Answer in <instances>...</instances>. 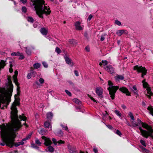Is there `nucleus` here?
<instances>
[{
    "label": "nucleus",
    "instance_id": "56",
    "mask_svg": "<svg viewBox=\"0 0 153 153\" xmlns=\"http://www.w3.org/2000/svg\"><path fill=\"white\" fill-rule=\"evenodd\" d=\"M115 23L116 24L119 25L120 26L121 25V23L119 21L116 20H115Z\"/></svg>",
    "mask_w": 153,
    "mask_h": 153
},
{
    "label": "nucleus",
    "instance_id": "50",
    "mask_svg": "<svg viewBox=\"0 0 153 153\" xmlns=\"http://www.w3.org/2000/svg\"><path fill=\"white\" fill-rule=\"evenodd\" d=\"M140 142L141 144H142V145L143 146L146 147V144L145 141H144V140H140Z\"/></svg>",
    "mask_w": 153,
    "mask_h": 153
},
{
    "label": "nucleus",
    "instance_id": "2",
    "mask_svg": "<svg viewBox=\"0 0 153 153\" xmlns=\"http://www.w3.org/2000/svg\"><path fill=\"white\" fill-rule=\"evenodd\" d=\"M32 6H34V10L36 14L41 18H43V14L49 15L51 13V9L47 4H45L44 0H30Z\"/></svg>",
    "mask_w": 153,
    "mask_h": 153
},
{
    "label": "nucleus",
    "instance_id": "48",
    "mask_svg": "<svg viewBox=\"0 0 153 153\" xmlns=\"http://www.w3.org/2000/svg\"><path fill=\"white\" fill-rule=\"evenodd\" d=\"M35 143H36V144H37L39 146L41 144V143L40 142V140L37 139H36V140H35Z\"/></svg>",
    "mask_w": 153,
    "mask_h": 153
},
{
    "label": "nucleus",
    "instance_id": "45",
    "mask_svg": "<svg viewBox=\"0 0 153 153\" xmlns=\"http://www.w3.org/2000/svg\"><path fill=\"white\" fill-rule=\"evenodd\" d=\"M55 51L57 52V53L58 54H60L61 52V51L59 48L58 47H56Z\"/></svg>",
    "mask_w": 153,
    "mask_h": 153
},
{
    "label": "nucleus",
    "instance_id": "46",
    "mask_svg": "<svg viewBox=\"0 0 153 153\" xmlns=\"http://www.w3.org/2000/svg\"><path fill=\"white\" fill-rule=\"evenodd\" d=\"M142 82L143 83V87L145 88H150L149 87H147V85L148 84L146 82H144V81H142Z\"/></svg>",
    "mask_w": 153,
    "mask_h": 153
},
{
    "label": "nucleus",
    "instance_id": "22",
    "mask_svg": "<svg viewBox=\"0 0 153 153\" xmlns=\"http://www.w3.org/2000/svg\"><path fill=\"white\" fill-rule=\"evenodd\" d=\"M72 101H73L74 102L79 105H81V101L79 100V99L77 98H74L73 99H72Z\"/></svg>",
    "mask_w": 153,
    "mask_h": 153
},
{
    "label": "nucleus",
    "instance_id": "35",
    "mask_svg": "<svg viewBox=\"0 0 153 153\" xmlns=\"http://www.w3.org/2000/svg\"><path fill=\"white\" fill-rule=\"evenodd\" d=\"M27 20L30 22L33 23L34 21V20L32 17L29 16L27 18Z\"/></svg>",
    "mask_w": 153,
    "mask_h": 153
},
{
    "label": "nucleus",
    "instance_id": "5",
    "mask_svg": "<svg viewBox=\"0 0 153 153\" xmlns=\"http://www.w3.org/2000/svg\"><path fill=\"white\" fill-rule=\"evenodd\" d=\"M141 125H142V127L145 128L148 130V131H147L146 130H143L142 129L141 126H139L138 127V128L139 129L140 131L141 135H144V134H148L150 132L151 130H153V129L152 128V127L149 126L148 124L143 123V124H141Z\"/></svg>",
    "mask_w": 153,
    "mask_h": 153
},
{
    "label": "nucleus",
    "instance_id": "10",
    "mask_svg": "<svg viewBox=\"0 0 153 153\" xmlns=\"http://www.w3.org/2000/svg\"><path fill=\"white\" fill-rule=\"evenodd\" d=\"M120 91L126 94V95L130 96V92L126 88L122 87L119 89Z\"/></svg>",
    "mask_w": 153,
    "mask_h": 153
},
{
    "label": "nucleus",
    "instance_id": "52",
    "mask_svg": "<svg viewBox=\"0 0 153 153\" xmlns=\"http://www.w3.org/2000/svg\"><path fill=\"white\" fill-rule=\"evenodd\" d=\"M42 64L43 65V66H44V67L45 68H48V64H47L46 62H42Z\"/></svg>",
    "mask_w": 153,
    "mask_h": 153
},
{
    "label": "nucleus",
    "instance_id": "44",
    "mask_svg": "<svg viewBox=\"0 0 153 153\" xmlns=\"http://www.w3.org/2000/svg\"><path fill=\"white\" fill-rule=\"evenodd\" d=\"M22 12L26 13L27 11V7L25 6L22 7Z\"/></svg>",
    "mask_w": 153,
    "mask_h": 153
},
{
    "label": "nucleus",
    "instance_id": "18",
    "mask_svg": "<svg viewBox=\"0 0 153 153\" xmlns=\"http://www.w3.org/2000/svg\"><path fill=\"white\" fill-rule=\"evenodd\" d=\"M123 33H125L127 34L128 33L127 31L125 32V31L123 30H117V32H116V34H117V35L119 36H121Z\"/></svg>",
    "mask_w": 153,
    "mask_h": 153
},
{
    "label": "nucleus",
    "instance_id": "16",
    "mask_svg": "<svg viewBox=\"0 0 153 153\" xmlns=\"http://www.w3.org/2000/svg\"><path fill=\"white\" fill-rule=\"evenodd\" d=\"M145 135H142L143 137L147 138L149 137L152 138L153 139V130H151V131H150V132H149L148 133H146V134H144Z\"/></svg>",
    "mask_w": 153,
    "mask_h": 153
},
{
    "label": "nucleus",
    "instance_id": "64",
    "mask_svg": "<svg viewBox=\"0 0 153 153\" xmlns=\"http://www.w3.org/2000/svg\"><path fill=\"white\" fill-rule=\"evenodd\" d=\"M85 49L86 50L87 52H89L90 51V49L89 47L88 46H86L85 47Z\"/></svg>",
    "mask_w": 153,
    "mask_h": 153
},
{
    "label": "nucleus",
    "instance_id": "3",
    "mask_svg": "<svg viewBox=\"0 0 153 153\" xmlns=\"http://www.w3.org/2000/svg\"><path fill=\"white\" fill-rule=\"evenodd\" d=\"M12 91H7L4 88L0 89V108L4 109V106L7 107L11 101Z\"/></svg>",
    "mask_w": 153,
    "mask_h": 153
},
{
    "label": "nucleus",
    "instance_id": "63",
    "mask_svg": "<svg viewBox=\"0 0 153 153\" xmlns=\"http://www.w3.org/2000/svg\"><path fill=\"white\" fill-rule=\"evenodd\" d=\"M57 143H59V144H64V142L63 141L61 140H60L59 141H58L57 142Z\"/></svg>",
    "mask_w": 153,
    "mask_h": 153
},
{
    "label": "nucleus",
    "instance_id": "9",
    "mask_svg": "<svg viewBox=\"0 0 153 153\" xmlns=\"http://www.w3.org/2000/svg\"><path fill=\"white\" fill-rule=\"evenodd\" d=\"M15 75L13 76V82L15 83L16 85L17 86V91L18 92L19 91V88L18 86L19 85V82H18L17 79V75L18 74V72L17 71H15Z\"/></svg>",
    "mask_w": 153,
    "mask_h": 153
},
{
    "label": "nucleus",
    "instance_id": "60",
    "mask_svg": "<svg viewBox=\"0 0 153 153\" xmlns=\"http://www.w3.org/2000/svg\"><path fill=\"white\" fill-rule=\"evenodd\" d=\"M68 82L69 83V84L70 85H71L73 87L74 86V84L70 80L68 81Z\"/></svg>",
    "mask_w": 153,
    "mask_h": 153
},
{
    "label": "nucleus",
    "instance_id": "58",
    "mask_svg": "<svg viewBox=\"0 0 153 153\" xmlns=\"http://www.w3.org/2000/svg\"><path fill=\"white\" fill-rule=\"evenodd\" d=\"M39 81L40 84H42L44 83V80L43 79V78H41L39 79Z\"/></svg>",
    "mask_w": 153,
    "mask_h": 153
},
{
    "label": "nucleus",
    "instance_id": "33",
    "mask_svg": "<svg viewBox=\"0 0 153 153\" xmlns=\"http://www.w3.org/2000/svg\"><path fill=\"white\" fill-rule=\"evenodd\" d=\"M102 122L104 123L102 121ZM105 125L108 128H109V129H111L112 131H116V129L114 128L112 126L109 125H106L104 123Z\"/></svg>",
    "mask_w": 153,
    "mask_h": 153
},
{
    "label": "nucleus",
    "instance_id": "47",
    "mask_svg": "<svg viewBox=\"0 0 153 153\" xmlns=\"http://www.w3.org/2000/svg\"><path fill=\"white\" fill-rule=\"evenodd\" d=\"M65 93L68 94L69 97H71L72 96V94H71V92H70L68 90H65Z\"/></svg>",
    "mask_w": 153,
    "mask_h": 153
},
{
    "label": "nucleus",
    "instance_id": "55",
    "mask_svg": "<svg viewBox=\"0 0 153 153\" xmlns=\"http://www.w3.org/2000/svg\"><path fill=\"white\" fill-rule=\"evenodd\" d=\"M19 56H20L19 57V59H23L24 58V56H23L22 53H21Z\"/></svg>",
    "mask_w": 153,
    "mask_h": 153
},
{
    "label": "nucleus",
    "instance_id": "19",
    "mask_svg": "<svg viewBox=\"0 0 153 153\" xmlns=\"http://www.w3.org/2000/svg\"><path fill=\"white\" fill-rule=\"evenodd\" d=\"M40 31L43 35L46 36L48 33V30L46 28L43 27L40 29Z\"/></svg>",
    "mask_w": 153,
    "mask_h": 153
},
{
    "label": "nucleus",
    "instance_id": "59",
    "mask_svg": "<svg viewBox=\"0 0 153 153\" xmlns=\"http://www.w3.org/2000/svg\"><path fill=\"white\" fill-rule=\"evenodd\" d=\"M92 17H93V15L91 14L89 15L88 17V18L87 21L89 20V21H90L91 19H92Z\"/></svg>",
    "mask_w": 153,
    "mask_h": 153
},
{
    "label": "nucleus",
    "instance_id": "51",
    "mask_svg": "<svg viewBox=\"0 0 153 153\" xmlns=\"http://www.w3.org/2000/svg\"><path fill=\"white\" fill-rule=\"evenodd\" d=\"M60 126H61L63 128H65V130L68 131V127L67 126H65L62 124H61Z\"/></svg>",
    "mask_w": 153,
    "mask_h": 153
},
{
    "label": "nucleus",
    "instance_id": "40",
    "mask_svg": "<svg viewBox=\"0 0 153 153\" xmlns=\"http://www.w3.org/2000/svg\"><path fill=\"white\" fill-rule=\"evenodd\" d=\"M31 147H32V148H34L35 149H36L39 151H40V150H39V147L36 146V145L34 143L31 144Z\"/></svg>",
    "mask_w": 153,
    "mask_h": 153
},
{
    "label": "nucleus",
    "instance_id": "21",
    "mask_svg": "<svg viewBox=\"0 0 153 153\" xmlns=\"http://www.w3.org/2000/svg\"><path fill=\"white\" fill-rule=\"evenodd\" d=\"M29 74L32 75V76L33 77H35L36 74V73L33 69L32 67H31L30 71V73Z\"/></svg>",
    "mask_w": 153,
    "mask_h": 153
},
{
    "label": "nucleus",
    "instance_id": "38",
    "mask_svg": "<svg viewBox=\"0 0 153 153\" xmlns=\"http://www.w3.org/2000/svg\"><path fill=\"white\" fill-rule=\"evenodd\" d=\"M63 134H64V133L61 130L58 131V132H57V135L59 137L62 136Z\"/></svg>",
    "mask_w": 153,
    "mask_h": 153
},
{
    "label": "nucleus",
    "instance_id": "61",
    "mask_svg": "<svg viewBox=\"0 0 153 153\" xmlns=\"http://www.w3.org/2000/svg\"><path fill=\"white\" fill-rule=\"evenodd\" d=\"M36 84L39 86L40 85V84L39 83V82L37 81H36L35 83L33 84V86H34Z\"/></svg>",
    "mask_w": 153,
    "mask_h": 153
},
{
    "label": "nucleus",
    "instance_id": "36",
    "mask_svg": "<svg viewBox=\"0 0 153 153\" xmlns=\"http://www.w3.org/2000/svg\"><path fill=\"white\" fill-rule=\"evenodd\" d=\"M115 134H117V135L121 136L122 135L121 132L118 130H116V131H113Z\"/></svg>",
    "mask_w": 153,
    "mask_h": 153
},
{
    "label": "nucleus",
    "instance_id": "57",
    "mask_svg": "<svg viewBox=\"0 0 153 153\" xmlns=\"http://www.w3.org/2000/svg\"><path fill=\"white\" fill-rule=\"evenodd\" d=\"M75 108L77 110V111H80L81 112V109H80V107L79 106H75Z\"/></svg>",
    "mask_w": 153,
    "mask_h": 153
},
{
    "label": "nucleus",
    "instance_id": "54",
    "mask_svg": "<svg viewBox=\"0 0 153 153\" xmlns=\"http://www.w3.org/2000/svg\"><path fill=\"white\" fill-rule=\"evenodd\" d=\"M52 141H53V144L55 145H56L57 143V141H56V139L54 138H52Z\"/></svg>",
    "mask_w": 153,
    "mask_h": 153
},
{
    "label": "nucleus",
    "instance_id": "25",
    "mask_svg": "<svg viewBox=\"0 0 153 153\" xmlns=\"http://www.w3.org/2000/svg\"><path fill=\"white\" fill-rule=\"evenodd\" d=\"M41 64L39 63H35L33 65V68L35 69H37L40 68Z\"/></svg>",
    "mask_w": 153,
    "mask_h": 153
},
{
    "label": "nucleus",
    "instance_id": "8",
    "mask_svg": "<svg viewBox=\"0 0 153 153\" xmlns=\"http://www.w3.org/2000/svg\"><path fill=\"white\" fill-rule=\"evenodd\" d=\"M104 68L105 71H107L108 73L114 75L115 73V69L114 68L112 65H107L106 67H104Z\"/></svg>",
    "mask_w": 153,
    "mask_h": 153
},
{
    "label": "nucleus",
    "instance_id": "4",
    "mask_svg": "<svg viewBox=\"0 0 153 153\" xmlns=\"http://www.w3.org/2000/svg\"><path fill=\"white\" fill-rule=\"evenodd\" d=\"M108 85L109 87L108 88V90L109 91V94L111 99L114 100V99L115 94L117 90L119 89V87L117 86H113V83L111 81H108Z\"/></svg>",
    "mask_w": 153,
    "mask_h": 153
},
{
    "label": "nucleus",
    "instance_id": "31",
    "mask_svg": "<svg viewBox=\"0 0 153 153\" xmlns=\"http://www.w3.org/2000/svg\"><path fill=\"white\" fill-rule=\"evenodd\" d=\"M147 110L150 111V114L153 117V107L152 106L148 107L147 108Z\"/></svg>",
    "mask_w": 153,
    "mask_h": 153
},
{
    "label": "nucleus",
    "instance_id": "23",
    "mask_svg": "<svg viewBox=\"0 0 153 153\" xmlns=\"http://www.w3.org/2000/svg\"><path fill=\"white\" fill-rule=\"evenodd\" d=\"M132 91L134 92V94H135L137 96L138 95V93H137V88L135 86H133L132 87Z\"/></svg>",
    "mask_w": 153,
    "mask_h": 153
},
{
    "label": "nucleus",
    "instance_id": "34",
    "mask_svg": "<svg viewBox=\"0 0 153 153\" xmlns=\"http://www.w3.org/2000/svg\"><path fill=\"white\" fill-rule=\"evenodd\" d=\"M21 53L19 52H14L11 53V55L12 56H19Z\"/></svg>",
    "mask_w": 153,
    "mask_h": 153
},
{
    "label": "nucleus",
    "instance_id": "17",
    "mask_svg": "<svg viewBox=\"0 0 153 153\" xmlns=\"http://www.w3.org/2000/svg\"><path fill=\"white\" fill-rule=\"evenodd\" d=\"M53 116V114L51 112H48L47 113L46 118L48 121H51Z\"/></svg>",
    "mask_w": 153,
    "mask_h": 153
},
{
    "label": "nucleus",
    "instance_id": "29",
    "mask_svg": "<svg viewBox=\"0 0 153 153\" xmlns=\"http://www.w3.org/2000/svg\"><path fill=\"white\" fill-rule=\"evenodd\" d=\"M49 121H47L46 122L44 123V125L45 127L46 128H48L49 126H51V124L49 122Z\"/></svg>",
    "mask_w": 153,
    "mask_h": 153
},
{
    "label": "nucleus",
    "instance_id": "28",
    "mask_svg": "<svg viewBox=\"0 0 153 153\" xmlns=\"http://www.w3.org/2000/svg\"><path fill=\"white\" fill-rule=\"evenodd\" d=\"M108 61L106 60H102L101 61V62H100L99 65L100 66H101L102 64L103 65L105 66V65H107L108 64Z\"/></svg>",
    "mask_w": 153,
    "mask_h": 153
},
{
    "label": "nucleus",
    "instance_id": "27",
    "mask_svg": "<svg viewBox=\"0 0 153 153\" xmlns=\"http://www.w3.org/2000/svg\"><path fill=\"white\" fill-rule=\"evenodd\" d=\"M25 52L28 55H30L31 54V50L28 47H25Z\"/></svg>",
    "mask_w": 153,
    "mask_h": 153
},
{
    "label": "nucleus",
    "instance_id": "43",
    "mask_svg": "<svg viewBox=\"0 0 153 153\" xmlns=\"http://www.w3.org/2000/svg\"><path fill=\"white\" fill-rule=\"evenodd\" d=\"M19 118H20V120L24 121H25L27 119V118H26L25 116H19Z\"/></svg>",
    "mask_w": 153,
    "mask_h": 153
},
{
    "label": "nucleus",
    "instance_id": "32",
    "mask_svg": "<svg viewBox=\"0 0 153 153\" xmlns=\"http://www.w3.org/2000/svg\"><path fill=\"white\" fill-rule=\"evenodd\" d=\"M140 148L142 149V152L143 153H149V150L145 149V148L143 147V146L140 147Z\"/></svg>",
    "mask_w": 153,
    "mask_h": 153
},
{
    "label": "nucleus",
    "instance_id": "30",
    "mask_svg": "<svg viewBox=\"0 0 153 153\" xmlns=\"http://www.w3.org/2000/svg\"><path fill=\"white\" fill-rule=\"evenodd\" d=\"M69 42L70 44L73 45H76L77 44V42H76V40L73 39H70L69 41Z\"/></svg>",
    "mask_w": 153,
    "mask_h": 153
},
{
    "label": "nucleus",
    "instance_id": "53",
    "mask_svg": "<svg viewBox=\"0 0 153 153\" xmlns=\"http://www.w3.org/2000/svg\"><path fill=\"white\" fill-rule=\"evenodd\" d=\"M106 36V34H102V35L101 36V37L100 38V40L101 41H104V39H105L104 36Z\"/></svg>",
    "mask_w": 153,
    "mask_h": 153
},
{
    "label": "nucleus",
    "instance_id": "26",
    "mask_svg": "<svg viewBox=\"0 0 153 153\" xmlns=\"http://www.w3.org/2000/svg\"><path fill=\"white\" fill-rule=\"evenodd\" d=\"M46 130H45V129L42 128H41V130H40L39 131V133L40 134H42V135H44V134L46 132Z\"/></svg>",
    "mask_w": 153,
    "mask_h": 153
},
{
    "label": "nucleus",
    "instance_id": "42",
    "mask_svg": "<svg viewBox=\"0 0 153 153\" xmlns=\"http://www.w3.org/2000/svg\"><path fill=\"white\" fill-rule=\"evenodd\" d=\"M114 113H115L116 114H117V116L119 117H121V114L120 113L119 111L117 110H115L114 111Z\"/></svg>",
    "mask_w": 153,
    "mask_h": 153
},
{
    "label": "nucleus",
    "instance_id": "20",
    "mask_svg": "<svg viewBox=\"0 0 153 153\" xmlns=\"http://www.w3.org/2000/svg\"><path fill=\"white\" fill-rule=\"evenodd\" d=\"M146 90H147L148 94H149L150 95L146 94V96L148 97L149 98V99H150L151 98V96L153 95V93L151 91V89L149 88H146Z\"/></svg>",
    "mask_w": 153,
    "mask_h": 153
},
{
    "label": "nucleus",
    "instance_id": "13",
    "mask_svg": "<svg viewBox=\"0 0 153 153\" xmlns=\"http://www.w3.org/2000/svg\"><path fill=\"white\" fill-rule=\"evenodd\" d=\"M80 22L77 21L75 23L74 26L76 27V29L77 30H82L83 28L80 25Z\"/></svg>",
    "mask_w": 153,
    "mask_h": 153
},
{
    "label": "nucleus",
    "instance_id": "49",
    "mask_svg": "<svg viewBox=\"0 0 153 153\" xmlns=\"http://www.w3.org/2000/svg\"><path fill=\"white\" fill-rule=\"evenodd\" d=\"M84 36L87 39H89V36H88V33L87 32H84Z\"/></svg>",
    "mask_w": 153,
    "mask_h": 153
},
{
    "label": "nucleus",
    "instance_id": "1",
    "mask_svg": "<svg viewBox=\"0 0 153 153\" xmlns=\"http://www.w3.org/2000/svg\"><path fill=\"white\" fill-rule=\"evenodd\" d=\"M11 119L14 121H17V123L8 126L6 129L5 127L3 129H1V131H3L4 134L7 135L8 137L6 141L7 146L12 148L13 147L14 142L15 141V138L16 137L15 133L19 130L21 126L20 125L21 123L17 115V110L16 104L13 103L11 107Z\"/></svg>",
    "mask_w": 153,
    "mask_h": 153
},
{
    "label": "nucleus",
    "instance_id": "41",
    "mask_svg": "<svg viewBox=\"0 0 153 153\" xmlns=\"http://www.w3.org/2000/svg\"><path fill=\"white\" fill-rule=\"evenodd\" d=\"M10 63V68H9V72L10 73H12L13 72V69L12 68V67L13 66L12 62H11V61H9Z\"/></svg>",
    "mask_w": 153,
    "mask_h": 153
},
{
    "label": "nucleus",
    "instance_id": "6",
    "mask_svg": "<svg viewBox=\"0 0 153 153\" xmlns=\"http://www.w3.org/2000/svg\"><path fill=\"white\" fill-rule=\"evenodd\" d=\"M42 139L44 140V141H45V142H44V145H45V146H49L48 148V152H53L54 149L53 147L50 146V145L52 143V141L51 139H50L49 138H47L44 136L42 137Z\"/></svg>",
    "mask_w": 153,
    "mask_h": 153
},
{
    "label": "nucleus",
    "instance_id": "37",
    "mask_svg": "<svg viewBox=\"0 0 153 153\" xmlns=\"http://www.w3.org/2000/svg\"><path fill=\"white\" fill-rule=\"evenodd\" d=\"M31 134H28L27 136L25 138L22 139V141H24L28 140V139L30 138Z\"/></svg>",
    "mask_w": 153,
    "mask_h": 153
},
{
    "label": "nucleus",
    "instance_id": "11",
    "mask_svg": "<svg viewBox=\"0 0 153 153\" xmlns=\"http://www.w3.org/2000/svg\"><path fill=\"white\" fill-rule=\"evenodd\" d=\"M137 122H138V123L134 122L133 121H131L132 126L134 127H135L139 126V125H141V124H143V123H144L139 118L137 119Z\"/></svg>",
    "mask_w": 153,
    "mask_h": 153
},
{
    "label": "nucleus",
    "instance_id": "12",
    "mask_svg": "<svg viewBox=\"0 0 153 153\" xmlns=\"http://www.w3.org/2000/svg\"><path fill=\"white\" fill-rule=\"evenodd\" d=\"M64 58H65V62H66L67 64L71 65V67L73 65V62H72V60L70 58L68 57L66 55L65 56Z\"/></svg>",
    "mask_w": 153,
    "mask_h": 153
},
{
    "label": "nucleus",
    "instance_id": "24",
    "mask_svg": "<svg viewBox=\"0 0 153 153\" xmlns=\"http://www.w3.org/2000/svg\"><path fill=\"white\" fill-rule=\"evenodd\" d=\"M116 80H123L124 79V76L123 75H118L115 77Z\"/></svg>",
    "mask_w": 153,
    "mask_h": 153
},
{
    "label": "nucleus",
    "instance_id": "14",
    "mask_svg": "<svg viewBox=\"0 0 153 153\" xmlns=\"http://www.w3.org/2000/svg\"><path fill=\"white\" fill-rule=\"evenodd\" d=\"M96 93L99 97L101 96L102 94V89L100 87H97L96 88Z\"/></svg>",
    "mask_w": 153,
    "mask_h": 153
},
{
    "label": "nucleus",
    "instance_id": "62",
    "mask_svg": "<svg viewBox=\"0 0 153 153\" xmlns=\"http://www.w3.org/2000/svg\"><path fill=\"white\" fill-rule=\"evenodd\" d=\"M74 73L75 74V75L76 76H79L78 72L77 71L74 70Z\"/></svg>",
    "mask_w": 153,
    "mask_h": 153
},
{
    "label": "nucleus",
    "instance_id": "39",
    "mask_svg": "<svg viewBox=\"0 0 153 153\" xmlns=\"http://www.w3.org/2000/svg\"><path fill=\"white\" fill-rule=\"evenodd\" d=\"M128 115L130 116L131 119V120L134 121V117L133 114H132V112L131 111L129 112Z\"/></svg>",
    "mask_w": 153,
    "mask_h": 153
},
{
    "label": "nucleus",
    "instance_id": "7",
    "mask_svg": "<svg viewBox=\"0 0 153 153\" xmlns=\"http://www.w3.org/2000/svg\"><path fill=\"white\" fill-rule=\"evenodd\" d=\"M133 69L134 70H137L138 73H142V76H144L146 74V69L144 67H143L142 66H139L138 65H136L134 66Z\"/></svg>",
    "mask_w": 153,
    "mask_h": 153
},
{
    "label": "nucleus",
    "instance_id": "15",
    "mask_svg": "<svg viewBox=\"0 0 153 153\" xmlns=\"http://www.w3.org/2000/svg\"><path fill=\"white\" fill-rule=\"evenodd\" d=\"M68 148L70 153H76V148L70 145L68 146Z\"/></svg>",
    "mask_w": 153,
    "mask_h": 153
}]
</instances>
